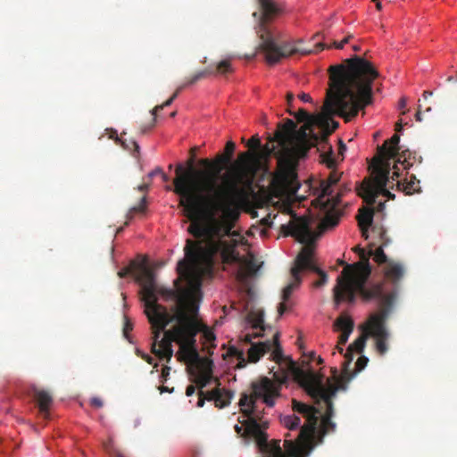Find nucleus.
Masks as SVG:
<instances>
[{
	"label": "nucleus",
	"instance_id": "nucleus-29",
	"mask_svg": "<svg viewBox=\"0 0 457 457\" xmlns=\"http://www.w3.org/2000/svg\"><path fill=\"white\" fill-rule=\"evenodd\" d=\"M320 162L326 164L328 168L334 169L336 167L337 162L331 147H329V151L328 153L320 154Z\"/></svg>",
	"mask_w": 457,
	"mask_h": 457
},
{
	"label": "nucleus",
	"instance_id": "nucleus-20",
	"mask_svg": "<svg viewBox=\"0 0 457 457\" xmlns=\"http://www.w3.org/2000/svg\"><path fill=\"white\" fill-rule=\"evenodd\" d=\"M33 396L36 400L40 415L44 419H49V411L53 403L51 394L46 390L35 388L33 390Z\"/></svg>",
	"mask_w": 457,
	"mask_h": 457
},
{
	"label": "nucleus",
	"instance_id": "nucleus-7",
	"mask_svg": "<svg viewBox=\"0 0 457 457\" xmlns=\"http://www.w3.org/2000/svg\"><path fill=\"white\" fill-rule=\"evenodd\" d=\"M273 380L262 377L257 381L252 383V393L250 395L244 393L239 400V406L243 419L238 418V422L242 425L236 424L235 431L240 436L245 439H254L260 450L265 449L267 445V434L263 431L265 426L260 424L262 412L258 411L256 401L262 399L263 403L272 407L275 404V399L279 396L281 385L287 381V372L281 375L275 373L272 375Z\"/></svg>",
	"mask_w": 457,
	"mask_h": 457
},
{
	"label": "nucleus",
	"instance_id": "nucleus-11",
	"mask_svg": "<svg viewBox=\"0 0 457 457\" xmlns=\"http://www.w3.org/2000/svg\"><path fill=\"white\" fill-rule=\"evenodd\" d=\"M340 179V175L333 170L327 179L320 181L319 195L314 200L316 207L324 212L322 225L326 228H334L339 222L341 211L337 208L341 202V195L332 196V187Z\"/></svg>",
	"mask_w": 457,
	"mask_h": 457
},
{
	"label": "nucleus",
	"instance_id": "nucleus-22",
	"mask_svg": "<svg viewBox=\"0 0 457 457\" xmlns=\"http://www.w3.org/2000/svg\"><path fill=\"white\" fill-rule=\"evenodd\" d=\"M373 215L374 209L370 207H363L359 210V214L357 216L358 225L361 232V237L364 239H368L369 237V229L370 228H373L375 225L373 224Z\"/></svg>",
	"mask_w": 457,
	"mask_h": 457
},
{
	"label": "nucleus",
	"instance_id": "nucleus-24",
	"mask_svg": "<svg viewBox=\"0 0 457 457\" xmlns=\"http://www.w3.org/2000/svg\"><path fill=\"white\" fill-rule=\"evenodd\" d=\"M398 177L395 176L396 180V187L399 191H403L405 195H412L420 191V181L416 179L415 176L411 175L410 179L400 180Z\"/></svg>",
	"mask_w": 457,
	"mask_h": 457
},
{
	"label": "nucleus",
	"instance_id": "nucleus-55",
	"mask_svg": "<svg viewBox=\"0 0 457 457\" xmlns=\"http://www.w3.org/2000/svg\"><path fill=\"white\" fill-rule=\"evenodd\" d=\"M433 95L432 91L426 90L423 92L422 96L424 99H428V96H431Z\"/></svg>",
	"mask_w": 457,
	"mask_h": 457
},
{
	"label": "nucleus",
	"instance_id": "nucleus-43",
	"mask_svg": "<svg viewBox=\"0 0 457 457\" xmlns=\"http://www.w3.org/2000/svg\"><path fill=\"white\" fill-rule=\"evenodd\" d=\"M195 386H193V385H189V386L187 387V389H186V395H187V396H191V395H193L195 394Z\"/></svg>",
	"mask_w": 457,
	"mask_h": 457
},
{
	"label": "nucleus",
	"instance_id": "nucleus-61",
	"mask_svg": "<svg viewBox=\"0 0 457 457\" xmlns=\"http://www.w3.org/2000/svg\"><path fill=\"white\" fill-rule=\"evenodd\" d=\"M353 51H355V52H359V51H361V47H360L359 46H353Z\"/></svg>",
	"mask_w": 457,
	"mask_h": 457
},
{
	"label": "nucleus",
	"instance_id": "nucleus-14",
	"mask_svg": "<svg viewBox=\"0 0 457 457\" xmlns=\"http://www.w3.org/2000/svg\"><path fill=\"white\" fill-rule=\"evenodd\" d=\"M273 136H269L268 137V143L262 146L261 145V140L260 138L258 137L257 135L255 136H253L250 140L248 141V144H247V146L249 147H253V148H256V149H261V152H262V155L264 157V158H269L270 156H274L276 157L278 160V162L280 164H284L286 167H287V170H285L282 174H280L278 177V179L279 180V182L283 185V186H289L290 184L293 183L295 178V173L291 170V168H293L295 165H289L287 164L285 161L281 160L278 156L271 154L270 155H266L264 151H263V148L268 145L270 144V145L271 146V143L270 142V137H273Z\"/></svg>",
	"mask_w": 457,
	"mask_h": 457
},
{
	"label": "nucleus",
	"instance_id": "nucleus-30",
	"mask_svg": "<svg viewBox=\"0 0 457 457\" xmlns=\"http://www.w3.org/2000/svg\"><path fill=\"white\" fill-rule=\"evenodd\" d=\"M183 89H184V86H179V87L176 89V91L173 93V95H172V96H170L167 101H165L162 104L156 105V106L153 109V111H152V114H153V115H155L157 112H160V111H162L164 107L170 105V104L173 103V101L178 97V96H179V92H180L181 90H183Z\"/></svg>",
	"mask_w": 457,
	"mask_h": 457
},
{
	"label": "nucleus",
	"instance_id": "nucleus-35",
	"mask_svg": "<svg viewBox=\"0 0 457 457\" xmlns=\"http://www.w3.org/2000/svg\"><path fill=\"white\" fill-rule=\"evenodd\" d=\"M369 359L365 356H361L358 358L355 366H356V372L361 371L366 365L368 364Z\"/></svg>",
	"mask_w": 457,
	"mask_h": 457
},
{
	"label": "nucleus",
	"instance_id": "nucleus-36",
	"mask_svg": "<svg viewBox=\"0 0 457 457\" xmlns=\"http://www.w3.org/2000/svg\"><path fill=\"white\" fill-rule=\"evenodd\" d=\"M133 329V324L128 317H124L123 334L129 339V333Z\"/></svg>",
	"mask_w": 457,
	"mask_h": 457
},
{
	"label": "nucleus",
	"instance_id": "nucleus-8",
	"mask_svg": "<svg viewBox=\"0 0 457 457\" xmlns=\"http://www.w3.org/2000/svg\"><path fill=\"white\" fill-rule=\"evenodd\" d=\"M359 254L361 262L353 265H345L337 278V285L333 288V297L336 305L343 302L352 303L359 294L364 301L375 300L386 295L382 284L367 287V280L371 273L369 262V252L359 246L354 248Z\"/></svg>",
	"mask_w": 457,
	"mask_h": 457
},
{
	"label": "nucleus",
	"instance_id": "nucleus-13",
	"mask_svg": "<svg viewBox=\"0 0 457 457\" xmlns=\"http://www.w3.org/2000/svg\"><path fill=\"white\" fill-rule=\"evenodd\" d=\"M313 248L307 245L303 247L302 251L297 254V262L301 265L302 272L310 270L317 273L320 276V279L313 283L315 287H320L327 284L328 275L327 273L317 267L313 259Z\"/></svg>",
	"mask_w": 457,
	"mask_h": 457
},
{
	"label": "nucleus",
	"instance_id": "nucleus-62",
	"mask_svg": "<svg viewBox=\"0 0 457 457\" xmlns=\"http://www.w3.org/2000/svg\"><path fill=\"white\" fill-rule=\"evenodd\" d=\"M115 456H116V457H126L123 453H120V452H117V453H115Z\"/></svg>",
	"mask_w": 457,
	"mask_h": 457
},
{
	"label": "nucleus",
	"instance_id": "nucleus-41",
	"mask_svg": "<svg viewBox=\"0 0 457 457\" xmlns=\"http://www.w3.org/2000/svg\"><path fill=\"white\" fill-rule=\"evenodd\" d=\"M206 399V396H204V393L201 390L199 392V398L197 402V407H203L204 405V401Z\"/></svg>",
	"mask_w": 457,
	"mask_h": 457
},
{
	"label": "nucleus",
	"instance_id": "nucleus-25",
	"mask_svg": "<svg viewBox=\"0 0 457 457\" xmlns=\"http://www.w3.org/2000/svg\"><path fill=\"white\" fill-rule=\"evenodd\" d=\"M191 366L195 370L192 374L212 376L213 362L209 358H202L199 356Z\"/></svg>",
	"mask_w": 457,
	"mask_h": 457
},
{
	"label": "nucleus",
	"instance_id": "nucleus-2",
	"mask_svg": "<svg viewBox=\"0 0 457 457\" xmlns=\"http://www.w3.org/2000/svg\"><path fill=\"white\" fill-rule=\"evenodd\" d=\"M236 145L227 142L224 154H218L213 160L201 159L199 164L206 170H195V150L191 149V158L187 161V170L182 163L176 167V178L173 179L174 193L179 196V205L184 208L187 218L209 216L210 228L219 231L224 228V220H216V214L225 211V218H233L237 209L233 206L236 199L243 194L242 185L247 179L239 167L232 168L219 182L221 170L231 162Z\"/></svg>",
	"mask_w": 457,
	"mask_h": 457
},
{
	"label": "nucleus",
	"instance_id": "nucleus-19",
	"mask_svg": "<svg viewBox=\"0 0 457 457\" xmlns=\"http://www.w3.org/2000/svg\"><path fill=\"white\" fill-rule=\"evenodd\" d=\"M334 327L336 330L341 331L337 343L339 345H345L353 330V320L347 315H340L336 320Z\"/></svg>",
	"mask_w": 457,
	"mask_h": 457
},
{
	"label": "nucleus",
	"instance_id": "nucleus-31",
	"mask_svg": "<svg viewBox=\"0 0 457 457\" xmlns=\"http://www.w3.org/2000/svg\"><path fill=\"white\" fill-rule=\"evenodd\" d=\"M195 377L194 382L199 387L200 391L207 386L212 379V375H195L192 374Z\"/></svg>",
	"mask_w": 457,
	"mask_h": 457
},
{
	"label": "nucleus",
	"instance_id": "nucleus-18",
	"mask_svg": "<svg viewBox=\"0 0 457 457\" xmlns=\"http://www.w3.org/2000/svg\"><path fill=\"white\" fill-rule=\"evenodd\" d=\"M367 327L368 320L366 321V323L361 326V329L362 331L361 335L357 339H355L354 342L352 343L346 349V352L345 353L344 355L345 359V366L349 365L352 362L355 353H362L366 345L367 338L370 337V330L369 328H367Z\"/></svg>",
	"mask_w": 457,
	"mask_h": 457
},
{
	"label": "nucleus",
	"instance_id": "nucleus-46",
	"mask_svg": "<svg viewBox=\"0 0 457 457\" xmlns=\"http://www.w3.org/2000/svg\"><path fill=\"white\" fill-rule=\"evenodd\" d=\"M162 173V169L161 168H156L154 169V170H152L150 173H149V177L150 178H153L154 176L157 175V174H160Z\"/></svg>",
	"mask_w": 457,
	"mask_h": 457
},
{
	"label": "nucleus",
	"instance_id": "nucleus-1",
	"mask_svg": "<svg viewBox=\"0 0 457 457\" xmlns=\"http://www.w3.org/2000/svg\"><path fill=\"white\" fill-rule=\"evenodd\" d=\"M345 63L328 69L329 88L322 113L310 114L303 108L297 112L288 110L303 125L297 129L291 119L278 123L274 137L270 138L271 146L268 144L263 148L266 155L273 154L287 164L295 165L321 139L314 127L325 129L334 114L350 121L372 103V83L378 71L370 62L357 55L346 59Z\"/></svg>",
	"mask_w": 457,
	"mask_h": 457
},
{
	"label": "nucleus",
	"instance_id": "nucleus-9",
	"mask_svg": "<svg viewBox=\"0 0 457 457\" xmlns=\"http://www.w3.org/2000/svg\"><path fill=\"white\" fill-rule=\"evenodd\" d=\"M261 7V13L254 12L253 16L259 21L258 33L260 34L261 44L260 49L265 54V60L270 65L278 63L281 59L293 55L296 53L302 54H309L312 50H300L294 46L291 43H284L278 46L267 24L275 17L282 13L283 7L281 4L274 0H257Z\"/></svg>",
	"mask_w": 457,
	"mask_h": 457
},
{
	"label": "nucleus",
	"instance_id": "nucleus-23",
	"mask_svg": "<svg viewBox=\"0 0 457 457\" xmlns=\"http://www.w3.org/2000/svg\"><path fill=\"white\" fill-rule=\"evenodd\" d=\"M233 395V392L229 390L215 388L207 393L206 400L213 401L215 406L218 408H223L230 403Z\"/></svg>",
	"mask_w": 457,
	"mask_h": 457
},
{
	"label": "nucleus",
	"instance_id": "nucleus-32",
	"mask_svg": "<svg viewBox=\"0 0 457 457\" xmlns=\"http://www.w3.org/2000/svg\"><path fill=\"white\" fill-rule=\"evenodd\" d=\"M145 197H142L141 203L137 206H134L129 209L128 214H127V221L125 222V225L127 226L129 224V221L133 218L134 214L137 212H145Z\"/></svg>",
	"mask_w": 457,
	"mask_h": 457
},
{
	"label": "nucleus",
	"instance_id": "nucleus-59",
	"mask_svg": "<svg viewBox=\"0 0 457 457\" xmlns=\"http://www.w3.org/2000/svg\"><path fill=\"white\" fill-rule=\"evenodd\" d=\"M343 346H344V345H339V344H338V343H337V349L338 350V352H339L340 353H343V352H344V348H343Z\"/></svg>",
	"mask_w": 457,
	"mask_h": 457
},
{
	"label": "nucleus",
	"instance_id": "nucleus-16",
	"mask_svg": "<svg viewBox=\"0 0 457 457\" xmlns=\"http://www.w3.org/2000/svg\"><path fill=\"white\" fill-rule=\"evenodd\" d=\"M287 235L294 236L300 243L310 244L315 239V234L311 227V220L309 218L302 217L297 218L290 225L289 231Z\"/></svg>",
	"mask_w": 457,
	"mask_h": 457
},
{
	"label": "nucleus",
	"instance_id": "nucleus-17",
	"mask_svg": "<svg viewBox=\"0 0 457 457\" xmlns=\"http://www.w3.org/2000/svg\"><path fill=\"white\" fill-rule=\"evenodd\" d=\"M372 233L375 234L380 242V245L376 249L372 250L370 248L369 250V255L373 256V260L378 264H386L390 261L387 260V257L384 252V247L387 246L391 240L386 235V230L382 226H374L372 228Z\"/></svg>",
	"mask_w": 457,
	"mask_h": 457
},
{
	"label": "nucleus",
	"instance_id": "nucleus-39",
	"mask_svg": "<svg viewBox=\"0 0 457 457\" xmlns=\"http://www.w3.org/2000/svg\"><path fill=\"white\" fill-rule=\"evenodd\" d=\"M132 272V268L131 267H125L123 269H121L119 272H118V276L120 278H125L127 277L129 274H130Z\"/></svg>",
	"mask_w": 457,
	"mask_h": 457
},
{
	"label": "nucleus",
	"instance_id": "nucleus-6",
	"mask_svg": "<svg viewBox=\"0 0 457 457\" xmlns=\"http://www.w3.org/2000/svg\"><path fill=\"white\" fill-rule=\"evenodd\" d=\"M400 136L395 133L390 139L386 140L377 148V154L372 158L370 165L372 178L365 179L358 187L357 193L368 205H373L380 196L394 199L388 189L389 179H395V176H400L401 164L404 170L411 165V153L410 150H402L399 145Z\"/></svg>",
	"mask_w": 457,
	"mask_h": 457
},
{
	"label": "nucleus",
	"instance_id": "nucleus-26",
	"mask_svg": "<svg viewBox=\"0 0 457 457\" xmlns=\"http://www.w3.org/2000/svg\"><path fill=\"white\" fill-rule=\"evenodd\" d=\"M287 439L286 438L285 441H284V447H285V451L286 453H284L280 447V441L279 440H276V441H273L271 444H269L267 442V445L268 446L262 450V452H266V453H270L271 455H273V457H291L289 455V453L287 452V447H286V441Z\"/></svg>",
	"mask_w": 457,
	"mask_h": 457
},
{
	"label": "nucleus",
	"instance_id": "nucleus-51",
	"mask_svg": "<svg viewBox=\"0 0 457 457\" xmlns=\"http://www.w3.org/2000/svg\"><path fill=\"white\" fill-rule=\"evenodd\" d=\"M148 187H149L148 184H142L137 187V189L141 192H145V191H147Z\"/></svg>",
	"mask_w": 457,
	"mask_h": 457
},
{
	"label": "nucleus",
	"instance_id": "nucleus-38",
	"mask_svg": "<svg viewBox=\"0 0 457 457\" xmlns=\"http://www.w3.org/2000/svg\"><path fill=\"white\" fill-rule=\"evenodd\" d=\"M170 368L169 366H164L162 370V382L167 381L169 376H170Z\"/></svg>",
	"mask_w": 457,
	"mask_h": 457
},
{
	"label": "nucleus",
	"instance_id": "nucleus-33",
	"mask_svg": "<svg viewBox=\"0 0 457 457\" xmlns=\"http://www.w3.org/2000/svg\"><path fill=\"white\" fill-rule=\"evenodd\" d=\"M213 74L220 73V74H226L232 71L231 64L228 60H223L220 62L215 70L213 69Z\"/></svg>",
	"mask_w": 457,
	"mask_h": 457
},
{
	"label": "nucleus",
	"instance_id": "nucleus-4",
	"mask_svg": "<svg viewBox=\"0 0 457 457\" xmlns=\"http://www.w3.org/2000/svg\"><path fill=\"white\" fill-rule=\"evenodd\" d=\"M220 212L221 215L216 216V220H224L225 223L223 229L219 231L211 229L209 216L188 218L191 220L188 232L199 240L196 242L187 240L185 259L178 262L177 270L179 278L192 291L200 288L203 277L211 269L217 253L220 254L224 263H239L245 267V270H240L237 272V278L240 281L254 275L259 269L252 253L243 257L236 250L238 241L234 237L239 235L232 229L239 217V211L237 210V216L233 218H225V211Z\"/></svg>",
	"mask_w": 457,
	"mask_h": 457
},
{
	"label": "nucleus",
	"instance_id": "nucleus-37",
	"mask_svg": "<svg viewBox=\"0 0 457 457\" xmlns=\"http://www.w3.org/2000/svg\"><path fill=\"white\" fill-rule=\"evenodd\" d=\"M120 142H121L122 146L125 149L131 150L133 147L136 152H137V153L139 152V145L135 140H130L129 143H127L126 141H122V140Z\"/></svg>",
	"mask_w": 457,
	"mask_h": 457
},
{
	"label": "nucleus",
	"instance_id": "nucleus-12",
	"mask_svg": "<svg viewBox=\"0 0 457 457\" xmlns=\"http://www.w3.org/2000/svg\"><path fill=\"white\" fill-rule=\"evenodd\" d=\"M395 293L392 292L375 300H378V310L372 312L368 318V327L370 337L376 338V350L383 355L387 352L386 341L389 332L386 328V322L393 310Z\"/></svg>",
	"mask_w": 457,
	"mask_h": 457
},
{
	"label": "nucleus",
	"instance_id": "nucleus-44",
	"mask_svg": "<svg viewBox=\"0 0 457 457\" xmlns=\"http://www.w3.org/2000/svg\"><path fill=\"white\" fill-rule=\"evenodd\" d=\"M330 46H327L326 44H323V43H319L316 45V48L317 50H315V52H319L320 50H323L325 48H329Z\"/></svg>",
	"mask_w": 457,
	"mask_h": 457
},
{
	"label": "nucleus",
	"instance_id": "nucleus-40",
	"mask_svg": "<svg viewBox=\"0 0 457 457\" xmlns=\"http://www.w3.org/2000/svg\"><path fill=\"white\" fill-rule=\"evenodd\" d=\"M90 404L95 408H101L104 403L100 398L94 397L90 400Z\"/></svg>",
	"mask_w": 457,
	"mask_h": 457
},
{
	"label": "nucleus",
	"instance_id": "nucleus-15",
	"mask_svg": "<svg viewBox=\"0 0 457 457\" xmlns=\"http://www.w3.org/2000/svg\"><path fill=\"white\" fill-rule=\"evenodd\" d=\"M292 281L283 289L281 298L282 302L278 306V316H282L285 312L288 310L287 302L289 300L293 292L300 286L301 278V265L297 262V257L295 260L294 266L291 268Z\"/></svg>",
	"mask_w": 457,
	"mask_h": 457
},
{
	"label": "nucleus",
	"instance_id": "nucleus-56",
	"mask_svg": "<svg viewBox=\"0 0 457 457\" xmlns=\"http://www.w3.org/2000/svg\"><path fill=\"white\" fill-rule=\"evenodd\" d=\"M376 4V8L380 11L382 9V5L379 0H372Z\"/></svg>",
	"mask_w": 457,
	"mask_h": 457
},
{
	"label": "nucleus",
	"instance_id": "nucleus-28",
	"mask_svg": "<svg viewBox=\"0 0 457 457\" xmlns=\"http://www.w3.org/2000/svg\"><path fill=\"white\" fill-rule=\"evenodd\" d=\"M213 68L208 67L203 71H197L194 75H192L190 78L187 79V80L182 84L181 86H184V88L186 87L191 86L195 84L197 81L213 74Z\"/></svg>",
	"mask_w": 457,
	"mask_h": 457
},
{
	"label": "nucleus",
	"instance_id": "nucleus-10",
	"mask_svg": "<svg viewBox=\"0 0 457 457\" xmlns=\"http://www.w3.org/2000/svg\"><path fill=\"white\" fill-rule=\"evenodd\" d=\"M264 312L262 310H251L247 314V321L252 325L253 330V334H246L243 337V341L246 344H251L250 348L247 351L248 361L257 362L262 356L266 353L270 352L272 360L278 364L279 368L277 371L270 370L273 375L278 373L287 372V378L290 377L288 370V362L293 361L292 360H287L283 355L282 347L279 344V333L276 332L272 340H265L259 343H252V339L255 337H261L263 336L265 330L264 327Z\"/></svg>",
	"mask_w": 457,
	"mask_h": 457
},
{
	"label": "nucleus",
	"instance_id": "nucleus-63",
	"mask_svg": "<svg viewBox=\"0 0 457 457\" xmlns=\"http://www.w3.org/2000/svg\"><path fill=\"white\" fill-rule=\"evenodd\" d=\"M248 154H249L248 153H243V154H241L240 157L241 158H245V157L248 156Z\"/></svg>",
	"mask_w": 457,
	"mask_h": 457
},
{
	"label": "nucleus",
	"instance_id": "nucleus-42",
	"mask_svg": "<svg viewBox=\"0 0 457 457\" xmlns=\"http://www.w3.org/2000/svg\"><path fill=\"white\" fill-rule=\"evenodd\" d=\"M299 99L303 101V102H311L312 101V97L309 94H305V93H302L298 96Z\"/></svg>",
	"mask_w": 457,
	"mask_h": 457
},
{
	"label": "nucleus",
	"instance_id": "nucleus-5",
	"mask_svg": "<svg viewBox=\"0 0 457 457\" xmlns=\"http://www.w3.org/2000/svg\"><path fill=\"white\" fill-rule=\"evenodd\" d=\"M290 376L298 382L315 400L317 403L324 402L327 410L320 419V409L292 400V408L295 412L305 418L304 424L300 427L301 419L295 414L285 415L280 418V422L289 430L300 428L299 434L295 440H287L286 447L291 457H307L312 449L323 442V437L328 433L336 430V423L331 420L334 416V404L332 398L339 390H346L347 383L352 379L353 375L345 371L341 377L336 378L335 382L328 379V385L323 384V376L315 373L312 370L305 371L297 366L295 361L288 362Z\"/></svg>",
	"mask_w": 457,
	"mask_h": 457
},
{
	"label": "nucleus",
	"instance_id": "nucleus-21",
	"mask_svg": "<svg viewBox=\"0 0 457 457\" xmlns=\"http://www.w3.org/2000/svg\"><path fill=\"white\" fill-rule=\"evenodd\" d=\"M383 272L386 281L397 287L404 276V268L401 263L390 261L385 265Z\"/></svg>",
	"mask_w": 457,
	"mask_h": 457
},
{
	"label": "nucleus",
	"instance_id": "nucleus-60",
	"mask_svg": "<svg viewBox=\"0 0 457 457\" xmlns=\"http://www.w3.org/2000/svg\"><path fill=\"white\" fill-rule=\"evenodd\" d=\"M401 129H402V125L400 123H397L396 128H395L396 132L401 131Z\"/></svg>",
	"mask_w": 457,
	"mask_h": 457
},
{
	"label": "nucleus",
	"instance_id": "nucleus-57",
	"mask_svg": "<svg viewBox=\"0 0 457 457\" xmlns=\"http://www.w3.org/2000/svg\"><path fill=\"white\" fill-rule=\"evenodd\" d=\"M353 37L352 35H348L347 37H345L344 39H343V43H348L350 41V39Z\"/></svg>",
	"mask_w": 457,
	"mask_h": 457
},
{
	"label": "nucleus",
	"instance_id": "nucleus-34",
	"mask_svg": "<svg viewBox=\"0 0 457 457\" xmlns=\"http://www.w3.org/2000/svg\"><path fill=\"white\" fill-rule=\"evenodd\" d=\"M202 325L204 326L203 328L200 330V332H203L204 337L207 342H212L215 340V335L213 332H212L208 327L202 322Z\"/></svg>",
	"mask_w": 457,
	"mask_h": 457
},
{
	"label": "nucleus",
	"instance_id": "nucleus-48",
	"mask_svg": "<svg viewBox=\"0 0 457 457\" xmlns=\"http://www.w3.org/2000/svg\"><path fill=\"white\" fill-rule=\"evenodd\" d=\"M345 44H346V43H343V40H342V41H340V42H337V41H334V42H333V46H334L336 48H337V49H342Z\"/></svg>",
	"mask_w": 457,
	"mask_h": 457
},
{
	"label": "nucleus",
	"instance_id": "nucleus-53",
	"mask_svg": "<svg viewBox=\"0 0 457 457\" xmlns=\"http://www.w3.org/2000/svg\"><path fill=\"white\" fill-rule=\"evenodd\" d=\"M385 208V203L383 202H378V206H377V211L378 212H382Z\"/></svg>",
	"mask_w": 457,
	"mask_h": 457
},
{
	"label": "nucleus",
	"instance_id": "nucleus-58",
	"mask_svg": "<svg viewBox=\"0 0 457 457\" xmlns=\"http://www.w3.org/2000/svg\"><path fill=\"white\" fill-rule=\"evenodd\" d=\"M160 174L162 175V180H163V181H165V182H166V181H168V180H169V177H168L165 173H163V172L162 171V173H160Z\"/></svg>",
	"mask_w": 457,
	"mask_h": 457
},
{
	"label": "nucleus",
	"instance_id": "nucleus-49",
	"mask_svg": "<svg viewBox=\"0 0 457 457\" xmlns=\"http://www.w3.org/2000/svg\"><path fill=\"white\" fill-rule=\"evenodd\" d=\"M110 137L114 139L115 141H121V139L118 137L116 130H112V134L110 135Z\"/></svg>",
	"mask_w": 457,
	"mask_h": 457
},
{
	"label": "nucleus",
	"instance_id": "nucleus-64",
	"mask_svg": "<svg viewBox=\"0 0 457 457\" xmlns=\"http://www.w3.org/2000/svg\"><path fill=\"white\" fill-rule=\"evenodd\" d=\"M333 129H337L338 127V122L333 121Z\"/></svg>",
	"mask_w": 457,
	"mask_h": 457
},
{
	"label": "nucleus",
	"instance_id": "nucleus-54",
	"mask_svg": "<svg viewBox=\"0 0 457 457\" xmlns=\"http://www.w3.org/2000/svg\"><path fill=\"white\" fill-rule=\"evenodd\" d=\"M160 393L162 394L164 392H172L173 388L171 390L169 389V387L162 386L159 387Z\"/></svg>",
	"mask_w": 457,
	"mask_h": 457
},
{
	"label": "nucleus",
	"instance_id": "nucleus-50",
	"mask_svg": "<svg viewBox=\"0 0 457 457\" xmlns=\"http://www.w3.org/2000/svg\"><path fill=\"white\" fill-rule=\"evenodd\" d=\"M294 98H295V96L292 93H287V104H291V103H293V101H294Z\"/></svg>",
	"mask_w": 457,
	"mask_h": 457
},
{
	"label": "nucleus",
	"instance_id": "nucleus-47",
	"mask_svg": "<svg viewBox=\"0 0 457 457\" xmlns=\"http://www.w3.org/2000/svg\"><path fill=\"white\" fill-rule=\"evenodd\" d=\"M420 108H421V106L419 105L418 111H417L416 115H415V118H416L417 121H421L422 120V118H421V109Z\"/></svg>",
	"mask_w": 457,
	"mask_h": 457
},
{
	"label": "nucleus",
	"instance_id": "nucleus-52",
	"mask_svg": "<svg viewBox=\"0 0 457 457\" xmlns=\"http://www.w3.org/2000/svg\"><path fill=\"white\" fill-rule=\"evenodd\" d=\"M142 358L145 359L149 364H152L154 361V358L147 354H143Z\"/></svg>",
	"mask_w": 457,
	"mask_h": 457
},
{
	"label": "nucleus",
	"instance_id": "nucleus-27",
	"mask_svg": "<svg viewBox=\"0 0 457 457\" xmlns=\"http://www.w3.org/2000/svg\"><path fill=\"white\" fill-rule=\"evenodd\" d=\"M226 356L236 358L238 361V362L237 364V368H238V369H242V368L245 367V365H246L247 361L245 358L244 351L239 350L238 348H237L235 346H230L228 349L226 354L224 355V358H226Z\"/></svg>",
	"mask_w": 457,
	"mask_h": 457
},
{
	"label": "nucleus",
	"instance_id": "nucleus-3",
	"mask_svg": "<svg viewBox=\"0 0 457 457\" xmlns=\"http://www.w3.org/2000/svg\"><path fill=\"white\" fill-rule=\"evenodd\" d=\"M141 286L145 313L153 330L152 353L160 360L169 362L173 356L172 342L179 345L178 358L192 365L200 356L197 351L196 336L203 328L198 316V306L189 295L180 296L171 308L158 303V295L170 297L172 290L160 287L154 272L142 264L136 278Z\"/></svg>",
	"mask_w": 457,
	"mask_h": 457
},
{
	"label": "nucleus",
	"instance_id": "nucleus-45",
	"mask_svg": "<svg viewBox=\"0 0 457 457\" xmlns=\"http://www.w3.org/2000/svg\"><path fill=\"white\" fill-rule=\"evenodd\" d=\"M406 105H407V98L403 96L399 101V108H401V109L405 108Z\"/></svg>",
	"mask_w": 457,
	"mask_h": 457
}]
</instances>
